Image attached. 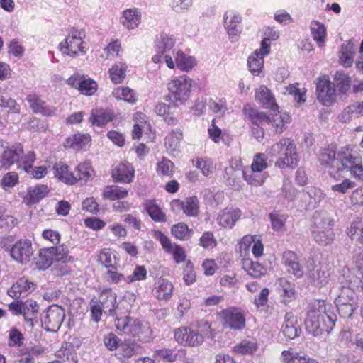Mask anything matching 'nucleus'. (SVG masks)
<instances>
[{
	"label": "nucleus",
	"instance_id": "nucleus-1",
	"mask_svg": "<svg viewBox=\"0 0 363 363\" xmlns=\"http://www.w3.org/2000/svg\"><path fill=\"white\" fill-rule=\"evenodd\" d=\"M337 316L334 307L325 300H315L309 305L305 319L306 331L313 336H320L323 333L330 334L333 330Z\"/></svg>",
	"mask_w": 363,
	"mask_h": 363
},
{
	"label": "nucleus",
	"instance_id": "nucleus-2",
	"mask_svg": "<svg viewBox=\"0 0 363 363\" xmlns=\"http://www.w3.org/2000/svg\"><path fill=\"white\" fill-rule=\"evenodd\" d=\"M117 331L137 337L142 342H150L153 340L152 330L147 324L143 325L138 319L123 316L115 319Z\"/></svg>",
	"mask_w": 363,
	"mask_h": 363
},
{
	"label": "nucleus",
	"instance_id": "nucleus-3",
	"mask_svg": "<svg viewBox=\"0 0 363 363\" xmlns=\"http://www.w3.org/2000/svg\"><path fill=\"white\" fill-rule=\"evenodd\" d=\"M350 148L348 146L342 147L339 152L336 151V147L333 145H328L323 148L318 157L321 165L329 169V175L335 180H340L341 178V168L345 162L344 157H347L344 153H349Z\"/></svg>",
	"mask_w": 363,
	"mask_h": 363
},
{
	"label": "nucleus",
	"instance_id": "nucleus-4",
	"mask_svg": "<svg viewBox=\"0 0 363 363\" xmlns=\"http://www.w3.org/2000/svg\"><path fill=\"white\" fill-rule=\"evenodd\" d=\"M192 85L193 80L186 74L175 77L168 84L169 93L164 99L175 107L184 105L191 96Z\"/></svg>",
	"mask_w": 363,
	"mask_h": 363
},
{
	"label": "nucleus",
	"instance_id": "nucleus-5",
	"mask_svg": "<svg viewBox=\"0 0 363 363\" xmlns=\"http://www.w3.org/2000/svg\"><path fill=\"white\" fill-rule=\"evenodd\" d=\"M269 154L277 158L275 166L280 169L294 167L298 161L296 147L289 138H283L274 144Z\"/></svg>",
	"mask_w": 363,
	"mask_h": 363
},
{
	"label": "nucleus",
	"instance_id": "nucleus-6",
	"mask_svg": "<svg viewBox=\"0 0 363 363\" xmlns=\"http://www.w3.org/2000/svg\"><path fill=\"white\" fill-rule=\"evenodd\" d=\"M85 37L84 29L72 27L68 30L67 37L59 44L58 48L63 55L72 57L85 55L88 50L87 44L84 40Z\"/></svg>",
	"mask_w": 363,
	"mask_h": 363
},
{
	"label": "nucleus",
	"instance_id": "nucleus-7",
	"mask_svg": "<svg viewBox=\"0 0 363 363\" xmlns=\"http://www.w3.org/2000/svg\"><path fill=\"white\" fill-rule=\"evenodd\" d=\"M333 225L334 220L331 218H321L314 216L311 231L315 242L323 246L332 243L335 238Z\"/></svg>",
	"mask_w": 363,
	"mask_h": 363
},
{
	"label": "nucleus",
	"instance_id": "nucleus-8",
	"mask_svg": "<svg viewBox=\"0 0 363 363\" xmlns=\"http://www.w3.org/2000/svg\"><path fill=\"white\" fill-rule=\"evenodd\" d=\"M65 318L64 308L56 304L47 307L40 314L41 326L48 332L56 333Z\"/></svg>",
	"mask_w": 363,
	"mask_h": 363
},
{
	"label": "nucleus",
	"instance_id": "nucleus-9",
	"mask_svg": "<svg viewBox=\"0 0 363 363\" xmlns=\"http://www.w3.org/2000/svg\"><path fill=\"white\" fill-rule=\"evenodd\" d=\"M315 85L317 99L322 105L330 106L335 102V87L328 75L318 77Z\"/></svg>",
	"mask_w": 363,
	"mask_h": 363
},
{
	"label": "nucleus",
	"instance_id": "nucleus-10",
	"mask_svg": "<svg viewBox=\"0 0 363 363\" xmlns=\"http://www.w3.org/2000/svg\"><path fill=\"white\" fill-rule=\"evenodd\" d=\"M339 289H345L347 291H363V272L359 269L351 270L344 267L338 277Z\"/></svg>",
	"mask_w": 363,
	"mask_h": 363
},
{
	"label": "nucleus",
	"instance_id": "nucleus-11",
	"mask_svg": "<svg viewBox=\"0 0 363 363\" xmlns=\"http://www.w3.org/2000/svg\"><path fill=\"white\" fill-rule=\"evenodd\" d=\"M174 339L180 345L189 347L201 345L204 340L202 335L189 327H180L175 329Z\"/></svg>",
	"mask_w": 363,
	"mask_h": 363
},
{
	"label": "nucleus",
	"instance_id": "nucleus-12",
	"mask_svg": "<svg viewBox=\"0 0 363 363\" xmlns=\"http://www.w3.org/2000/svg\"><path fill=\"white\" fill-rule=\"evenodd\" d=\"M33 253L32 242L29 239H20L10 249V256L21 264L30 262Z\"/></svg>",
	"mask_w": 363,
	"mask_h": 363
},
{
	"label": "nucleus",
	"instance_id": "nucleus-13",
	"mask_svg": "<svg viewBox=\"0 0 363 363\" xmlns=\"http://www.w3.org/2000/svg\"><path fill=\"white\" fill-rule=\"evenodd\" d=\"M23 152V146L21 143L6 147L0 155V169H9L15 163H19Z\"/></svg>",
	"mask_w": 363,
	"mask_h": 363
},
{
	"label": "nucleus",
	"instance_id": "nucleus-14",
	"mask_svg": "<svg viewBox=\"0 0 363 363\" xmlns=\"http://www.w3.org/2000/svg\"><path fill=\"white\" fill-rule=\"evenodd\" d=\"M255 98L256 101L265 109L272 111L276 116L279 111L274 96L266 86L262 85L255 90Z\"/></svg>",
	"mask_w": 363,
	"mask_h": 363
},
{
	"label": "nucleus",
	"instance_id": "nucleus-15",
	"mask_svg": "<svg viewBox=\"0 0 363 363\" xmlns=\"http://www.w3.org/2000/svg\"><path fill=\"white\" fill-rule=\"evenodd\" d=\"M350 149L349 153H344L346 157H344L345 162L343 167L341 168V173L344 171H349L352 177L363 180V165L362 157L358 155H354Z\"/></svg>",
	"mask_w": 363,
	"mask_h": 363
},
{
	"label": "nucleus",
	"instance_id": "nucleus-16",
	"mask_svg": "<svg viewBox=\"0 0 363 363\" xmlns=\"http://www.w3.org/2000/svg\"><path fill=\"white\" fill-rule=\"evenodd\" d=\"M26 101L33 113L40 114L46 117L52 116L56 113V107L47 105L46 102L36 94H28L26 96Z\"/></svg>",
	"mask_w": 363,
	"mask_h": 363
},
{
	"label": "nucleus",
	"instance_id": "nucleus-17",
	"mask_svg": "<svg viewBox=\"0 0 363 363\" xmlns=\"http://www.w3.org/2000/svg\"><path fill=\"white\" fill-rule=\"evenodd\" d=\"M50 191V190L46 184H38L35 186H29L23 198V202L28 206L36 205L47 197Z\"/></svg>",
	"mask_w": 363,
	"mask_h": 363
},
{
	"label": "nucleus",
	"instance_id": "nucleus-18",
	"mask_svg": "<svg viewBox=\"0 0 363 363\" xmlns=\"http://www.w3.org/2000/svg\"><path fill=\"white\" fill-rule=\"evenodd\" d=\"M223 324L225 327L240 330L245 325V318L236 308L224 309L221 312Z\"/></svg>",
	"mask_w": 363,
	"mask_h": 363
},
{
	"label": "nucleus",
	"instance_id": "nucleus-19",
	"mask_svg": "<svg viewBox=\"0 0 363 363\" xmlns=\"http://www.w3.org/2000/svg\"><path fill=\"white\" fill-rule=\"evenodd\" d=\"M281 332L288 340H294L300 336L301 328L298 323V318L292 313H286Z\"/></svg>",
	"mask_w": 363,
	"mask_h": 363
},
{
	"label": "nucleus",
	"instance_id": "nucleus-20",
	"mask_svg": "<svg viewBox=\"0 0 363 363\" xmlns=\"http://www.w3.org/2000/svg\"><path fill=\"white\" fill-rule=\"evenodd\" d=\"M171 204L172 207L182 210L187 216L196 217L199 213V201L196 196H189L182 201L174 199Z\"/></svg>",
	"mask_w": 363,
	"mask_h": 363
},
{
	"label": "nucleus",
	"instance_id": "nucleus-21",
	"mask_svg": "<svg viewBox=\"0 0 363 363\" xmlns=\"http://www.w3.org/2000/svg\"><path fill=\"white\" fill-rule=\"evenodd\" d=\"M35 289V283L28 280L26 277H22L7 291V294L13 298L18 299L22 295L30 294Z\"/></svg>",
	"mask_w": 363,
	"mask_h": 363
},
{
	"label": "nucleus",
	"instance_id": "nucleus-22",
	"mask_svg": "<svg viewBox=\"0 0 363 363\" xmlns=\"http://www.w3.org/2000/svg\"><path fill=\"white\" fill-rule=\"evenodd\" d=\"M39 309L40 306L35 300L27 299L24 301L22 315L23 316L24 322L29 327L33 328L38 324V315Z\"/></svg>",
	"mask_w": 363,
	"mask_h": 363
},
{
	"label": "nucleus",
	"instance_id": "nucleus-23",
	"mask_svg": "<svg viewBox=\"0 0 363 363\" xmlns=\"http://www.w3.org/2000/svg\"><path fill=\"white\" fill-rule=\"evenodd\" d=\"M243 113L250 121L252 124L260 125L263 122L272 123L276 122L274 114L267 115L264 112H259L250 104H246L243 108Z\"/></svg>",
	"mask_w": 363,
	"mask_h": 363
},
{
	"label": "nucleus",
	"instance_id": "nucleus-24",
	"mask_svg": "<svg viewBox=\"0 0 363 363\" xmlns=\"http://www.w3.org/2000/svg\"><path fill=\"white\" fill-rule=\"evenodd\" d=\"M111 176L116 182L130 184L135 177V170L129 162L121 163L113 169Z\"/></svg>",
	"mask_w": 363,
	"mask_h": 363
},
{
	"label": "nucleus",
	"instance_id": "nucleus-25",
	"mask_svg": "<svg viewBox=\"0 0 363 363\" xmlns=\"http://www.w3.org/2000/svg\"><path fill=\"white\" fill-rule=\"evenodd\" d=\"M54 176L59 181L69 186L77 184L76 177L74 172L70 171L69 167L62 162L53 165Z\"/></svg>",
	"mask_w": 363,
	"mask_h": 363
},
{
	"label": "nucleus",
	"instance_id": "nucleus-26",
	"mask_svg": "<svg viewBox=\"0 0 363 363\" xmlns=\"http://www.w3.org/2000/svg\"><path fill=\"white\" fill-rule=\"evenodd\" d=\"M283 263L286 267L289 273L292 274L297 278L303 274V269L299 263V259L296 253L291 250H286L283 254Z\"/></svg>",
	"mask_w": 363,
	"mask_h": 363
},
{
	"label": "nucleus",
	"instance_id": "nucleus-27",
	"mask_svg": "<svg viewBox=\"0 0 363 363\" xmlns=\"http://www.w3.org/2000/svg\"><path fill=\"white\" fill-rule=\"evenodd\" d=\"M99 298L100 300L97 302L108 312L109 315H114L118 307L116 294L111 288H104L101 290Z\"/></svg>",
	"mask_w": 363,
	"mask_h": 363
},
{
	"label": "nucleus",
	"instance_id": "nucleus-28",
	"mask_svg": "<svg viewBox=\"0 0 363 363\" xmlns=\"http://www.w3.org/2000/svg\"><path fill=\"white\" fill-rule=\"evenodd\" d=\"M174 286L167 279L160 277L155 283L152 294L157 300L168 301L172 298Z\"/></svg>",
	"mask_w": 363,
	"mask_h": 363
},
{
	"label": "nucleus",
	"instance_id": "nucleus-29",
	"mask_svg": "<svg viewBox=\"0 0 363 363\" xmlns=\"http://www.w3.org/2000/svg\"><path fill=\"white\" fill-rule=\"evenodd\" d=\"M115 113L111 108H96L91 111L89 122L93 125L103 127L113 121Z\"/></svg>",
	"mask_w": 363,
	"mask_h": 363
},
{
	"label": "nucleus",
	"instance_id": "nucleus-30",
	"mask_svg": "<svg viewBox=\"0 0 363 363\" xmlns=\"http://www.w3.org/2000/svg\"><path fill=\"white\" fill-rule=\"evenodd\" d=\"M91 140V136L89 134L78 133L67 138L63 145L65 148H72L76 150H86Z\"/></svg>",
	"mask_w": 363,
	"mask_h": 363
},
{
	"label": "nucleus",
	"instance_id": "nucleus-31",
	"mask_svg": "<svg viewBox=\"0 0 363 363\" xmlns=\"http://www.w3.org/2000/svg\"><path fill=\"white\" fill-rule=\"evenodd\" d=\"M55 356L64 363H78L76 349L72 342H63Z\"/></svg>",
	"mask_w": 363,
	"mask_h": 363
},
{
	"label": "nucleus",
	"instance_id": "nucleus-32",
	"mask_svg": "<svg viewBox=\"0 0 363 363\" xmlns=\"http://www.w3.org/2000/svg\"><path fill=\"white\" fill-rule=\"evenodd\" d=\"M241 216V211L236 209H224L218 216V224L225 228H232Z\"/></svg>",
	"mask_w": 363,
	"mask_h": 363
},
{
	"label": "nucleus",
	"instance_id": "nucleus-33",
	"mask_svg": "<svg viewBox=\"0 0 363 363\" xmlns=\"http://www.w3.org/2000/svg\"><path fill=\"white\" fill-rule=\"evenodd\" d=\"M74 170L77 184L79 182L85 184L89 181L92 180L96 176V172L89 160H85L83 162H80L75 167Z\"/></svg>",
	"mask_w": 363,
	"mask_h": 363
},
{
	"label": "nucleus",
	"instance_id": "nucleus-34",
	"mask_svg": "<svg viewBox=\"0 0 363 363\" xmlns=\"http://www.w3.org/2000/svg\"><path fill=\"white\" fill-rule=\"evenodd\" d=\"M354 45L352 40H346L342 44L339 60L340 63L346 68L350 67L354 62Z\"/></svg>",
	"mask_w": 363,
	"mask_h": 363
},
{
	"label": "nucleus",
	"instance_id": "nucleus-35",
	"mask_svg": "<svg viewBox=\"0 0 363 363\" xmlns=\"http://www.w3.org/2000/svg\"><path fill=\"white\" fill-rule=\"evenodd\" d=\"M175 38L173 35L160 33L157 35L154 44L156 52L166 53L171 50L175 45Z\"/></svg>",
	"mask_w": 363,
	"mask_h": 363
},
{
	"label": "nucleus",
	"instance_id": "nucleus-36",
	"mask_svg": "<svg viewBox=\"0 0 363 363\" xmlns=\"http://www.w3.org/2000/svg\"><path fill=\"white\" fill-rule=\"evenodd\" d=\"M144 209L153 221L157 223H164L167 221L165 213L157 204L155 199L145 201Z\"/></svg>",
	"mask_w": 363,
	"mask_h": 363
},
{
	"label": "nucleus",
	"instance_id": "nucleus-37",
	"mask_svg": "<svg viewBox=\"0 0 363 363\" xmlns=\"http://www.w3.org/2000/svg\"><path fill=\"white\" fill-rule=\"evenodd\" d=\"M363 116V101H357L346 106L339 115V120L346 123L352 118Z\"/></svg>",
	"mask_w": 363,
	"mask_h": 363
},
{
	"label": "nucleus",
	"instance_id": "nucleus-38",
	"mask_svg": "<svg viewBox=\"0 0 363 363\" xmlns=\"http://www.w3.org/2000/svg\"><path fill=\"white\" fill-rule=\"evenodd\" d=\"M141 22V13L137 8L127 9L123 12L122 24L128 29L136 28Z\"/></svg>",
	"mask_w": 363,
	"mask_h": 363
},
{
	"label": "nucleus",
	"instance_id": "nucleus-39",
	"mask_svg": "<svg viewBox=\"0 0 363 363\" xmlns=\"http://www.w3.org/2000/svg\"><path fill=\"white\" fill-rule=\"evenodd\" d=\"M329 281V274L321 268H313L308 276L309 284L321 288L325 286Z\"/></svg>",
	"mask_w": 363,
	"mask_h": 363
},
{
	"label": "nucleus",
	"instance_id": "nucleus-40",
	"mask_svg": "<svg viewBox=\"0 0 363 363\" xmlns=\"http://www.w3.org/2000/svg\"><path fill=\"white\" fill-rule=\"evenodd\" d=\"M54 258L53 249L51 247L40 249L39 257L35 262L36 268L40 271L46 270L53 263Z\"/></svg>",
	"mask_w": 363,
	"mask_h": 363
},
{
	"label": "nucleus",
	"instance_id": "nucleus-41",
	"mask_svg": "<svg viewBox=\"0 0 363 363\" xmlns=\"http://www.w3.org/2000/svg\"><path fill=\"white\" fill-rule=\"evenodd\" d=\"M128 196V191L123 187L116 185H108L102 192V198L111 201L120 200Z\"/></svg>",
	"mask_w": 363,
	"mask_h": 363
},
{
	"label": "nucleus",
	"instance_id": "nucleus-42",
	"mask_svg": "<svg viewBox=\"0 0 363 363\" xmlns=\"http://www.w3.org/2000/svg\"><path fill=\"white\" fill-rule=\"evenodd\" d=\"M284 363H318L315 359L303 352L284 350L281 353Z\"/></svg>",
	"mask_w": 363,
	"mask_h": 363
},
{
	"label": "nucleus",
	"instance_id": "nucleus-43",
	"mask_svg": "<svg viewBox=\"0 0 363 363\" xmlns=\"http://www.w3.org/2000/svg\"><path fill=\"white\" fill-rule=\"evenodd\" d=\"M136 344L130 340L121 342L117 350L115 352V356L118 359L124 362L126 359L131 357L136 351Z\"/></svg>",
	"mask_w": 363,
	"mask_h": 363
},
{
	"label": "nucleus",
	"instance_id": "nucleus-44",
	"mask_svg": "<svg viewBox=\"0 0 363 363\" xmlns=\"http://www.w3.org/2000/svg\"><path fill=\"white\" fill-rule=\"evenodd\" d=\"M175 65L179 69L189 72L196 65V61L194 57L188 56L182 51H178L175 56Z\"/></svg>",
	"mask_w": 363,
	"mask_h": 363
},
{
	"label": "nucleus",
	"instance_id": "nucleus-45",
	"mask_svg": "<svg viewBox=\"0 0 363 363\" xmlns=\"http://www.w3.org/2000/svg\"><path fill=\"white\" fill-rule=\"evenodd\" d=\"M311 35L314 40L316 41L319 47L325 45L326 39V27L323 23L318 21H313L311 26Z\"/></svg>",
	"mask_w": 363,
	"mask_h": 363
},
{
	"label": "nucleus",
	"instance_id": "nucleus-46",
	"mask_svg": "<svg viewBox=\"0 0 363 363\" xmlns=\"http://www.w3.org/2000/svg\"><path fill=\"white\" fill-rule=\"evenodd\" d=\"M243 269L253 278H259L267 272L266 268L262 264L250 259L244 260Z\"/></svg>",
	"mask_w": 363,
	"mask_h": 363
},
{
	"label": "nucleus",
	"instance_id": "nucleus-47",
	"mask_svg": "<svg viewBox=\"0 0 363 363\" xmlns=\"http://www.w3.org/2000/svg\"><path fill=\"white\" fill-rule=\"evenodd\" d=\"M334 80L335 86L340 94H345L351 86V78L344 71H337Z\"/></svg>",
	"mask_w": 363,
	"mask_h": 363
},
{
	"label": "nucleus",
	"instance_id": "nucleus-48",
	"mask_svg": "<svg viewBox=\"0 0 363 363\" xmlns=\"http://www.w3.org/2000/svg\"><path fill=\"white\" fill-rule=\"evenodd\" d=\"M126 71L127 66L125 63L114 64L108 71L111 82L115 84L122 83L125 78Z\"/></svg>",
	"mask_w": 363,
	"mask_h": 363
},
{
	"label": "nucleus",
	"instance_id": "nucleus-49",
	"mask_svg": "<svg viewBox=\"0 0 363 363\" xmlns=\"http://www.w3.org/2000/svg\"><path fill=\"white\" fill-rule=\"evenodd\" d=\"M192 230L184 223L174 224L171 228V233L179 240H188L191 237Z\"/></svg>",
	"mask_w": 363,
	"mask_h": 363
},
{
	"label": "nucleus",
	"instance_id": "nucleus-50",
	"mask_svg": "<svg viewBox=\"0 0 363 363\" xmlns=\"http://www.w3.org/2000/svg\"><path fill=\"white\" fill-rule=\"evenodd\" d=\"M183 139V133L182 130L177 128L170 132L165 138V145L171 151L176 150Z\"/></svg>",
	"mask_w": 363,
	"mask_h": 363
},
{
	"label": "nucleus",
	"instance_id": "nucleus-51",
	"mask_svg": "<svg viewBox=\"0 0 363 363\" xmlns=\"http://www.w3.org/2000/svg\"><path fill=\"white\" fill-rule=\"evenodd\" d=\"M98 89L96 82L91 78L84 76L80 84L78 86V91L80 94L85 96L94 95Z\"/></svg>",
	"mask_w": 363,
	"mask_h": 363
},
{
	"label": "nucleus",
	"instance_id": "nucleus-52",
	"mask_svg": "<svg viewBox=\"0 0 363 363\" xmlns=\"http://www.w3.org/2000/svg\"><path fill=\"white\" fill-rule=\"evenodd\" d=\"M247 65L250 72L255 75L259 76L262 72L264 67V57L259 55H255V52L249 56L247 59Z\"/></svg>",
	"mask_w": 363,
	"mask_h": 363
},
{
	"label": "nucleus",
	"instance_id": "nucleus-53",
	"mask_svg": "<svg viewBox=\"0 0 363 363\" xmlns=\"http://www.w3.org/2000/svg\"><path fill=\"white\" fill-rule=\"evenodd\" d=\"M169 105L160 102L156 105L155 111L157 115L162 116L168 125H174L177 123V119L169 113Z\"/></svg>",
	"mask_w": 363,
	"mask_h": 363
},
{
	"label": "nucleus",
	"instance_id": "nucleus-54",
	"mask_svg": "<svg viewBox=\"0 0 363 363\" xmlns=\"http://www.w3.org/2000/svg\"><path fill=\"white\" fill-rule=\"evenodd\" d=\"M113 95L119 99H123L130 104H134L137 101V97L133 89L129 87L118 88L113 90Z\"/></svg>",
	"mask_w": 363,
	"mask_h": 363
},
{
	"label": "nucleus",
	"instance_id": "nucleus-55",
	"mask_svg": "<svg viewBox=\"0 0 363 363\" xmlns=\"http://www.w3.org/2000/svg\"><path fill=\"white\" fill-rule=\"evenodd\" d=\"M279 291L284 302H289L295 296L294 286L286 279H280Z\"/></svg>",
	"mask_w": 363,
	"mask_h": 363
},
{
	"label": "nucleus",
	"instance_id": "nucleus-56",
	"mask_svg": "<svg viewBox=\"0 0 363 363\" xmlns=\"http://www.w3.org/2000/svg\"><path fill=\"white\" fill-rule=\"evenodd\" d=\"M224 18V26L230 37L237 36L239 33L237 28L238 25L241 21V17L240 15L234 14L230 19L227 21L228 16L225 13L223 16Z\"/></svg>",
	"mask_w": 363,
	"mask_h": 363
},
{
	"label": "nucleus",
	"instance_id": "nucleus-57",
	"mask_svg": "<svg viewBox=\"0 0 363 363\" xmlns=\"http://www.w3.org/2000/svg\"><path fill=\"white\" fill-rule=\"evenodd\" d=\"M257 343L255 341L243 340L233 347L235 353L241 354H251L257 350Z\"/></svg>",
	"mask_w": 363,
	"mask_h": 363
},
{
	"label": "nucleus",
	"instance_id": "nucleus-58",
	"mask_svg": "<svg viewBox=\"0 0 363 363\" xmlns=\"http://www.w3.org/2000/svg\"><path fill=\"white\" fill-rule=\"evenodd\" d=\"M174 167V163L170 160L163 157L161 161L157 163L156 172L159 175L172 176Z\"/></svg>",
	"mask_w": 363,
	"mask_h": 363
},
{
	"label": "nucleus",
	"instance_id": "nucleus-59",
	"mask_svg": "<svg viewBox=\"0 0 363 363\" xmlns=\"http://www.w3.org/2000/svg\"><path fill=\"white\" fill-rule=\"evenodd\" d=\"M268 157L264 153H257L255 155L252 164L251 170L253 172H262L268 167Z\"/></svg>",
	"mask_w": 363,
	"mask_h": 363
},
{
	"label": "nucleus",
	"instance_id": "nucleus-60",
	"mask_svg": "<svg viewBox=\"0 0 363 363\" xmlns=\"http://www.w3.org/2000/svg\"><path fill=\"white\" fill-rule=\"evenodd\" d=\"M53 249L55 258L57 261L63 263H68L72 260V257L69 255V249L65 244L60 245L57 247H51Z\"/></svg>",
	"mask_w": 363,
	"mask_h": 363
},
{
	"label": "nucleus",
	"instance_id": "nucleus-61",
	"mask_svg": "<svg viewBox=\"0 0 363 363\" xmlns=\"http://www.w3.org/2000/svg\"><path fill=\"white\" fill-rule=\"evenodd\" d=\"M21 162L18 164V167L21 168L25 172L30 173L33 167V163L36 160V155L34 151H29L27 154L21 155Z\"/></svg>",
	"mask_w": 363,
	"mask_h": 363
},
{
	"label": "nucleus",
	"instance_id": "nucleus-62",
	"mask_svg": "<svg viewBox=\"0 0 363 363\" xmlns=\"http://www.w3.org/2000/svg\"><path fill=\"white\" fill-rule=\"evenodd\" d=\"M340 294L335 299L336 306L354 303V294L345 289H340Z\"/></svg>",
	"mask_w": 363,
	"mask_h": 363
},
{
	"label": "nucleus",
	"instance_id": "nucleus-63",
	"mask_svg": "<svg viewBox=\"0 0 363 363\" xmlns=\"http://www.w3.org/2000/svg\"><path fill=\"white\" fill-rule=\"evenodd\" d=\"M0 106L8 108L11 113H19L21 111L20 106L16 100L3 94H0Z\"/></svg>",
	"mask_w": 363,
	"mask_h": 363
},
{
	"label": "nucleus",
	"instance_id": "nucleus-64",
	"mask_svg": "<svg viewBox=\"0 0 363 363\" xmlns=\"http://www.w3.org/2000/svg\"><path fill=\"white\" fill-rule=\"evenodd\" d=\"M183 279L184 283L188 286L196 281V272L194 271V264L191 260L186 262V265L183 271Z\"/></svg>",
	"mask_w": 363,
	"mask_h": 363
}]
</instances>
